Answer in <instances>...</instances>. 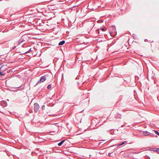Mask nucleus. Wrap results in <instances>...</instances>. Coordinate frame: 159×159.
<instances>
[{"label":"nucleus","instance_id":"12","mask_svg":"<svg viewBox=\"0 0 159 159\" xmlns=\"http://www.w3.org/2000/svg\"><path fill=\"white\" fill-rule=\"evenodd\" d=\"M3 67V65L2 64L0 65V73H1V69L2 67Z\"/></svg>","mask_w":159,"mask_h":159},{"label":"nucleus","instance_id":"23","mask_svg":"<svg viewBox=\"0 0 159 159\" xmlns=\"http://www.w3.org/2000/svg\"><path fill=\"white\" fill-rule=\"evenodd\" d=\"M124 125H121V127H124Z\"/></svg>","mask_w":159,"mask_h":159},{"label":"nucleus","instance_id":"15","mask_svg":"<svg viewBox=\"0 0 159 159\" xmlns=\"http://www.w3.org/2000/svg\"><path fill=\"white\" fill-rule=\"evenodd\" d=\"M4 75V74L3 73L2 71H1V73H0V76H3Z\"/></svg>","mask_w":159,"mask_h":159},{"label":"nucleus","instance_id":"18","mask_svg":"<svg viewBox=\"0 0 159 159\" xmlns=\"http://www.w3.org/2000/svg\"><path fill=\"white\" fill-rule=\"evenodd\" d=\"M20 87V90H22L24 89V87H22V86H21Z\"/></svg>","mask_w":159,"mask_h":159},{"label":"nucleus","instance_id":"21","mask_svg":"<svg viewBox=\"0 0 159 159\" xmlns=\"http://www.w3.org/2000/svg\"><path fill=\"white\" fill-rule=\"evenodd\" d=\"M145 41L147 42V41H148V40L147 39H146L145 40Z\"/></svg>","mask_w":159,"mask_h":159},{"label":"nucleus","instance_id":"22","mask_svg":"<svg viewBox=\"0 0 159 159\" xmlns=\"http://www.w3.org/2000/svg\"><path fill=\"white\" fill-rule=\"evenodd\" d=\"M149 149H155V148H150Z\"/></svg>","mask_w":159,"mask_h":159},{"label":"nucleus","instance_id":"24","mask_svg":"<svg viewBox=\"0 0 159 159\" xmlns=\"http://www.w3.org/2000/svg\"><path fill=\"white\" fill-rule=\"evenodd\" d=\"M5 152H6L7 153V151H6V150H5Z\"/></svg>","mask_w":159,"mask_h":159},{"label":"nucleus","instance_id":"20","mask_svg":"<svg viewBox=\"0 0 159 159\" xmlns=\"http://www.w3.org/2000/svg\"><path fill=\"white\" fill-rule=\"evenodd\" d=\"M16 46H14V47H13V49H14L16 48Z\"/></svg>","mask_w":159,"mask_h":159},{"label":"nucleus","instance_id":"11","mask_svg":"<svg viewBox=\"0 0 159 159\" xmlns=\"http://www.w3.org/2000/svg\"><path fill=\"white\" fill-rule=\"evenodd\" d=\"M154 131L159 136V132L158 131L156 130H154Z\"/></svg>","mask_w":159,"mask_h":159},{"label":"nucleus","instance_id":"9","mask_svg":"<svg viewBox=\"0 0 159 159\" xmlns=\"http://www.w3.org/2000/svg\"><path fill=\"white\" fill-rule=\"evenodd\" d=\"M65 141V140H62L61 142H60L58 144V145L59 146H61L63 143Z\"/></svg>","mask_w":159,"mask_h":159},{"label":"nucleus","instance_id":"8","mask_svg":"<svg viewBox=\"0 0 159 159\" xmlns=\"http://www.w3.org/2000/svg\"><path fill=\"white\" fill-rule=\"evenodd\" d=\"M65 43V41L64 40H62L59 43V45H61L64 44Z\"/></svg>","mask_w":159,"mask_h":159},{"label":"nucleus","instance_id":"28","mask_svg":"<svg viewBox=\"0 0 159 159\" xmlns=\"http://www.w3.org/2000/svg\"><path fill=\"white\" fill-rule=\"evenodd\" d=\"M17 159H19V158H17Z\"/></svg>","mask_w":159,"mask_h":159},{"label":"nucleus","instance_id":"10","mask_svg":"<svg viewBox=\"0 0 159 159\" xmlns=\"http://www.w3.org/2000/svg\"><path fill=\"white\" fill-rule=\"evenodd\" d=\"M127 143L126 141H124V142H122L121 143L118 144V146H120V145H122L123 144H125V143Z\"/></svg>","mask_w":159,"mask_h":159},{"label":"nucleus","instance_id":"17","mask_svg":"<svg viewBox=\"0 0 159 159\" xmlns=\"http://www.w3.org/2000/svg\"><path fill=\"white\" fill-rule=\"evenodd\" d=\"M45 109V105H43L42 106V109L43 110H44Z\"/></svg>","mask_w":159,"mask_h":159},{"label":"nucleus","instance_id":"3","mask_svg":"<svg viewBox=\"0 0 159 159\" xmlns=\"http://www.w3.org/2000/svg\"><path fill=\"white\" fill-rule=\"evenodd\" d=\"M25 41V40H24V38H23L22 37L17 42H16V44L17 45H19L21 43H23Z\"/></svg>","mask_w":159,"mask_h":159},{"label":"nucleus","instance_id":"6","mask_svg":"<svg viewBox=\"0 0 159 159\" xmlns=\"http://www.w3.org/2000/svg\"><path fill=\"white\" fill-rule=\"evenodd\" d=\"M143 134L144 135H148L150 134H151V136H154L152 134H151L149 132H148L147 131L144 132V131Z\"/></svg>","mask_w":159,"mask_h":159},{"label":"nucleus","instance_id":"25","mask_svg":"<svg viewBox=\"0 0 159 159\" xmlns=\"http://www.w3.org/2000/svg\"><path fill=\"white\" fill-rule=\"evenodd\" d=\"M156 149H159V148H156Z\"/></svg>","mask_w":159,"mask_h":159},{"label":"nucleus","instance_id":"13","mask_svg":"<svg viewBox=\"0 0 159 159\" xmlns=\"http://www.w3.org/2000/svg\"><path fill=\"white\" fill-rule=\"evenodd\" d=\"M32 51L31 50V48L28 51L25 52V53H27L30 52H32Z\"/></svg>","mask_w":159,"mask_h":159},{"label":"nucleus","instance_id":"1","mask_svg":"<svg viewBox=\"0 0 159 159\" xmlns=\"http://www.w3.org/2000/svg\"><path fill=\"white\" fill-rule=\"evenodd\" d=\"M60 150L61 151V152L59 151V152H62L63 153H64L66 155H67L68 156H69V155H70V152H73L71 151H68L66 150H64V151H62V150Z\"/></svg>","mask_w":159,"mask_h":159},{"label":"nucleus","instance_id":"5","mask_svg":"<svg viewBox=\"0 0 159 159\" xmlns=\"http://www.w3.org/2000/svg\"><path fill=\"white\" fill-rule=\"evenodd\" d=\"M46 76H43L41 77L40 79V81L41 82H44L46 79Z\"/></svg>","mask_w":159,"mask_h":159},{"label":"nucleus","instance_id":"2","mask_svg":"<svg viewBox=\"0 0 159 159\" xmlns=\"http://www.w3.org/2000/svg\"><path fill=\"white\" fill-rule=\"evenodd\" d=\"M39 108V104L37 103H35L34 104V110L35 112H37Z\"/></svg>","mask_w":159,"mask_h":159},{"label":"nucleus","instance_id":"4","mask_svg":"<svg viewBox=\"0 0 159 159\" xmlns=\"http://www.w3.org/2000/svg\"><path fill=\"white\" fill-rule=\"evenodd\" d=\"M107 30V29L105 28H102L100 27L99 29H98L97 31V33H98V34L100 33V30H101L102 31H105Z\"/></svg>","mask_w":159,"mask_h":159},{"label":"nucleus","instance_id":"14","mask_svg":"<svg viewBox=\"0 0 159 159\" xmlns=\"http://www.w3.org/2000/svg\"><path fill=\"white\" fill-rule=\"evenodd\" d=\"M153 151L156 152L157 153L159 154V150H153Z\"/></svg>","mask_w":159,"mask_h":159},{"label":"nucleus","instance_id":"16","mask_svg":"<svg viewBox=\"0 0 159 159\" xmlns=\"http://www.w3.org/2000/svg\"><path fill=\"white\" fill-rule=\"evenodd\" d=\"M51 87V85H49L47 87V88L48 89H50Z\"/></svg>","mask_w":159,"mask_h":159},{"label":"nucleus","instance_id":"19","mask_svg":"<svg viewBox=\"0 0 159 159\" xmlns=\"http://www.w3.org/2000/svg\"><path fill=\"white\" fill-rule=\"evenodd\" d=\"M111 153H109L108 154V155H109V156L111 157Z\"/></svg>","mask_w":159,"mask_h":159},{"label":"nucleus","instance_id":"7","mask_svg":"<svg viewBox=\"0 0 159 159\" xmlns=\"http://www.w3.org/2000/svg\"><path fill=\"white\" fill-rule=\"evenodd\" d=\"M111 28L113 29V31L111 33H110V34L113 33V32H115L116 31V27L115 26H112L111 27Z\"/></svg>","mask_w":159,"mask_h":159},{"label":"nucleus","instance_id":"27","mask_svg":"<svg viewBox=\"0 0 159 159\" xmlns=\"http://www.w3.org/2000/svg\"><path fill=\"white\" fill-rule=\"evenodd\" d=\"M36 149H39L38 148H37Z\"/></svg>","mask_w":159,"mask_h":159},{"label":"nucleus","instance_id":"26","mask_svg":"<svg viewBox=\"0 0 159 159\" xmlns=\"http://www.w3.org/2000/svg\"><path fill=\"white\" fill-rule=\"evenodd\" d=\"M22 47H24V46L22 45Z\"/></svg>","mask_w":159,"mask_h":159}]
</instances>
